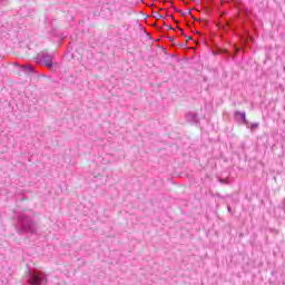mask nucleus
<instances>
[{"label":"nucleus","instance_id":"nucleus-1","mask_svg":"<svg viewBox=\"0 0 285 285\" xmlns=\"http://www.w3.org/2000/svg\"><path fill=\"white\" fill-rule=\"evenodd\" d=\"M223 6H228V8H236L238 12L237 23L234 24L233 32L240 39L244 46H250L255 43V38L250 35V30L246 27V23H253L250 19V10L247 7L242 6L239 0H222Z\"/></svg>","mask_w":285,"mask_h":285},{"label":"nucleus","instance_id":"nucleus-2","mask_svg":"<svg viewBox=\"0 0 285 285\" xmlns=\"http://www.w3.org/2000/svg\"><path fill=\"white\" fill-rule=\"evenodd\" d=\"M234 119L237 124H242L243 126H246V128H250V122L246 118V111L236 110L234 112Z\"/></svg>","mask_w":285,"mask_h":285},{"label":"nucleus","instance_id":"nucleus-3","mask_svg":"<svg viewBox=\"0 0 285 285\" xmlns=\"http://www.w3.org/2000/svg\"><path fill=\"white\" fill-rule=\"evenodd\" d=\"M43 63L49 70H52V72L59 70V63L52 61V58H43Z\"/></svg>","mask_w":285,"mask_h":285},{"label":"nucleus","instance_id":"nucleus-4","mask_svg":"<svg viewBox=\"0 0 285 285\" xmlns=\"http://www.w3.org/2000/svg\"><path fill=\"white\" fill-rule=\"evenodd\" d=\"M185 119L186 121H188V124H195V126H198L199 124V118L197 117V114L189 111L185 115Z\"/></svg>","mask_w":285,"mask_h":285},{"label":"nucleus","instance_id":"nucleus-5","mask_svg":"<svg viewBox=\"0 0 285 285\" xmlns=\"http://www.w3.org/2000/svg\"><path fill=\"white\" fill-rule=\"evenodd\" d=\"M39 284H41V278L39 277V275L33 276L31 279V285H39Z\"/></svg>","mask_w":285,"mask_h":285},{"label":"nucleus","instance_id":"nucleus-6","mask_svg":"<svg viewBox=\"0 0 285 285\" xmlns=\"http://www.w3.org/2000/svg\"><path fill=\"white\" fill-rule=\"evenodd\" d=\"M250 129V131L253 132V130H257V128H259V122H253L252 125H249V127H247Z\"/></svg>","mask_w":285,"mask_h":285},{"label":"nucleus","instance_id":"nucleus-7","mask_svg":"<svg viewBox=\"0 0 285 285\" xmlns=\"http://www.w3.org/2000/svg\"><path fill=\"white\" fill-rule=\"evenodd\" d=\"M218 181H219V184H225V185L230 184V180L228 178H220V177H218Z\"/></svg>","mask_w":285,"mask_h":285},{"label":"nucleus","instance_id":"nucleus-8","mask_svg":"<svg viewBox=\"0 0 285 285\" xmlns=\"http://www.w3.org/2000/svg\"><path fill=\"white\" fill-rule=\"evenodd\" d=\"M279 208L285 213V198L282 200Z\"/></svg>","mask_w":285,"mask_h":285},{"label":"nucleus","instance_id":"nucleus-9","mask_svg":"<svg viewBox=\"0 0 285 285\" xmlns=\"http://www.w3.org/2000/svg\"><path fill=\"white\" fill-rule=\"evenodd\" d=\"M227 210L230 215H233V207H230V205H227Z\"/></svg>","mask_w":285,"mask_h":285},{"label":"nucleus","instance_id":"nucleus-10","mask_svg":"<svg viewBox=\"0 0 285 285\" xmlns=\"http://www.w3.org/2000/svg\"><path fill=\"white\" fill-rule=\"evenodd\" d=\"M215 197H218V199H224V196H222V194H219V193H216Z\"/></svg>","mask_w":285,"mask_h":285},{"label":"nucleus","instance_id":"nucleus-11","mask_svg":"<svg viewBox=\"0 0 285 285\" xmlns=\"http://www.w3.org/2000/svg\"><path fill=\"white\" fill-rule=\"evenodd\" d=\"M45 43H50V39L45 38Z\"/></svg>","mask_w":285,"mask_h":285},{"label":"nucleus","instance_id":"nucleus-12","mask_svg":"<svg viewBox=\"0 0 285 285\" xmlns=\"http://www.w3.org/2000/svg\"><path fill=\"white\" fill-rule=\"evenodd\" d=\"M210 3H212V6H215V1L214 0H210Z\"/></svg>","mask_w":285,"mask_h":285},{"label":"nucleus","instance_id":"nucleus-13","mask_svg":"<svg viewBox=\"0 0 285 285\" xmlns=\"http://www.w3.org/2000/svg\"><path fill=\"white\" fill-rule=\"evenodd\" d=\"M45 50H48V46L45 47Z\"/></svg>","mask_w":285,"mask_h":285},{"label":"nucleus","instance_id":"nucleus-14","mask_svg":"<svg viewBox=\"0 0 285 285\" xmlns=\"http://www.w3.org/2000/svg\"><path fill=\"white\" fill-rule=\"evenodd\" d=\"M45 83H49V81H48V80H45Z\"/></svg>","mask_w":285,"mask_h":285},{"label":"nucleus","instance_id":"nucleus-15","mask_svg":"<svg viewBox=\"0 0 285 285\" xmlns=\"http://www.w3.org/2000/svg\"><path fill=\"white\" fill-rule=\"evenodd\" d=\"M272 275H275V272H274V271L272 272Z\"/></svg>","mask_w":285,"mask_h":285}]
</instances>
